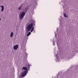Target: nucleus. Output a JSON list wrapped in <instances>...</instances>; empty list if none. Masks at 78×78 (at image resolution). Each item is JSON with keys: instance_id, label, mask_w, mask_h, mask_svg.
I'll return each instance as SVG.
<instances>
[{"instance_id": "nucleus-4", "label": "nucleus", "mask_w": 78, "mask_h": 78, "mask_svg": "<svg viewBox=\"0 0 78 78\" xmlns=\"http://www.w3.org/2000/svg\"><path fill=\"white\" fill-rule=\"evenodd\" d=\"M18 48H19V46L18 45H15L13 47V49L14 50H17Z\"/></svg>"}, {"instance_id": "nucleus-7", "label": "nucleus", "mask_w": 78, "mask_h": 78, "mask_svg": "<svg viewBox=\"0 0 78 78\" xmlns=\"http://www.w3.org/2000/svg\"><path fill=\"white\" fill-rule=\"evenodd\" d=\"M23 69H24V70H27V68L26 67H23V68L22 69V70H23Z\"/></svg>"}, {"instance_id": "nucleus-5", "label": "nucleus", "mask_w": 78, "mask_h": 78, "mask_svg": "<svg viewBox=\"0 0 78 78\" xmlns=\"http://www.w3.org/2000/svg\"><path fill=\"white\" fill-rule=\"evenodd\" d=\"M0 7H1L2 9L1 10L2 12H3V10H4V6H1Z\"/></svg>"}, {"instance_id": "nucleus-6", "label": "nucleus", "mask_w": 78, "mask_h": 78, "mask_svg": "<svg viewBox=\"0 0 78 78\" xmlns=\"http://www.w3.org/2000/svg\"><path fill=\"white\" fill-rule=\"evenodd\" d=\"M26 67L28 69H30V65L29 64H27L26 66Z\"/></svg>"}, {"instance_id": "nucleus-8", "label": "nucleus", "mask_w": 78, "mask_h": 78, "mask_svg": "<svg viewBox=\"0 0 78 78\" xmlns=\"http://www.w3.org/2000/svg\"><path fill=\"white\" fill-rule=\"evenodd\" d=\"M14 34V33L13 32H12L11 34H10V37H11L13 36V35Z\"/></svg>"}, {"instance_id": "nucleus-1", "label": "nucleus", "mask_w": 78, "mask_h": 78, "mask_svg": "<svg viewBox=\"0 0 78 78\" xmlns=\"http://www.w3.org/2000/svg\"><path fill=\"white\" fill-rule=\"evenodd\" d=\"M29 22L31 23H30L27 26V30L28 31H30L31 30H30V32H33V30H34V27H33V24H34L35 21L32 20H30Z\"/></svg>"}, {"instance_id": "nucleus-10", "label": "nucleus", "mask_w": 78, "mask_h": 78, "mask_svg": "<svg viewBox=\"0 0 78 78\" xmlns=\"http://www.w3.org/2000/svg\"><path fill=\"white\" fill-rule=\"evenodd\" d=\"M22 5H21L20 6L19 8H18V9L19 10H20V9H21L22 8Z\"/></svg>"}, {"instance_id": "nucleus-3", "label": "nucleus", "mask_w": 78, "mask_h": 78, "mask_svg": "<svg viewBox=\"0 0 78 78\" xmlns=\"http://www.w3.org/2000/svg\"><path fill=\"white\" fill-rule=\"evenodd\" d=\"M27 72H28V71L26 70L23 73H21V74L22 77H23L24 76H26L27 74Z\"/></svg>"}, {"instance_id": "nucleus-9", "label": "nucleus", "mask_w": 78, "mask_h": 78, "mask_svg": "<svg viewBox=\"0 0 78 78\" xmlns=\"http://www.w3.org/2000/svg\"><path fill=\"white\" fill-rule=\"evenodd\" d=\"M31 34V32H29L27 34V36H29Z\"/></svg>"}, {"instance_id": "nucleus-11", "label": "nucleus", "mask_w": 78, "mask_h": 78, "mask_svg": "<svg viewBox=\"0 0 78 78\" xmlns=\"http://www.w3.org/2000/svg\"><path fill=\"white\" fill-rule=\"evenodd\" d=\"M64 16L65 17H68V16L66 15V13L64 14Z\"/></svg>"}, {"instance_id": "nucleus-2", "label": "nucleus", "mask_w": 78, "mask_h": 78, "mask_svg": "<svg viewBox=\"0 0 78 78\" xmlns=\"http://www.w3.org/2000/svg\"><path fill=\"white\" fill-rule=\"evenodd\" d=\"M28 9H29V6H27L26 7L25 10H24V11H26L25 12H23L20 14H19V18L20 20L23 19V17H24V16L25 15V13L27 12V11H28Z\"/></svg>"}]
</instances>
